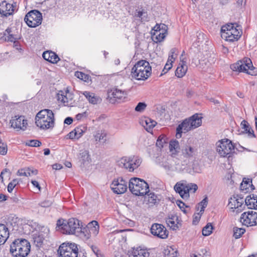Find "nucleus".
Wrapping results in <instances>:
<instances>
[{"label":"nucleus","instance_id":"obj_1","mask_svg":"<svg viewBox=\"0 0 257 257\" xmlns=\"http://www.w3.org/2000/svg\"><path fill=\"white\" fill-rule=\"evenodd\" d=\"M31 249L30 243L26 239H15L10 244V252L13 257H26Z\"/></svg>","mask_w":257,"mask_h":257},{"label":"nucleus","instance_id":"obj_2","mask_svg":"<svg viewBox=\"0 0 257 257\" xmlns=\"http://www.w3.org/2000/svg\"><path fill=\"white\" fill-rule=\"evenodd\" d=\"M35 123L42 130L53 128L54 125V115L51 110L45 109L40 111L36 115Z\"/></svg>","mask_w":257,"mask_h":257},{"label":"nucleus","instance_id":"obj_3","mask_svg":"<svg viewBox=\"0 0 257 257\" xmlns=\"http://www.w3.org/2000/svg\"><path fill=\"white\" fill-rule=\"evenodd\" d=\"M151 73L152 68L149 63L144 60L138 61L132 69V77L139 80H146Z\"/></svg>","mask_w":257,"mask_h":257},{"label":"nucleus","instance_id":"obj_4","mask_svg":"<svg viewBox=\"0 0 257 257\" xmlns=\"http://www.w3.org/2000/svg\"><path fill=\"white\" fill-rule=\"evenodd\" d=\"M236 24H228L221 28V36L227 41H237L241 36L242 31L239 26Z\"/></svg>","mask_w":257,"mask_h":257},{"label":"nucleus","instance_id":"obj_5","mask_svg":"<svg viewBox=\"0 0 257 257\" xmlns=\"http://www.w3.org/2000/svg\"><path fill=\"white\" fill-rule=\"evenodd\" d=\"M230 68L233 71L246 73L252 76L257 75V68L253 66L251 60L246 57L231 64Z\"/></svg>","mask_w":257,"mask_h":257},{"label":"nucleus","instance_id":"obj_6","mask_svg":"<svg viewBox=\"0 0 257 257\" xmlns=\"http://www.w3.org/2000/svg\"><path fill=\"white\" fill-rule=\"evenodd\" d=\"M128 187L130 191L136 196H144L150 191L148 183L138 178H131Z\"/></svg>","mask_w":257,"mask_h":257},{"label":"nucleus","instance_id":"obj_7","mask_svg":"<svg viewBox=\"0 0 257 257\" xmlns=\"http://www.w3.org/2000/svg\"><path fill=\"white\" fill-rule=\"evenodd\" d=\"M177 193L184 199L189 198L190 192L195 193L198 189V186L194 183H188L185 181L177 182L174 187Z\"/></svg>","mask_w":257,"mask_h":257},{"label":"nucleus","instance_id":"obj_8","mask_svg":"<svg viewBox=\"0 0 257 257\" xmlns=\"http://www.w3.org/2000/svg\"><path fill=\"white\" fill-rule=\"evenodd\" d=\"M142 162V159L138 156H133L129 158L123 157L117 161L118 166L124 168L130 172H133L138 168Z\"/></svg>","mask_w":257,"mask_h":257},{"label":"nucleus","instance_id":"obj_9","mask_svg":"<svg viewBox=\"0 0 257 257\" xmlns=\"http://www.w3.org/2000/svg\"><path fill=\"white\" fill-rule=\"evenodd\" d=\"M80 221L76 218L69 219L62 227V232L64 234H74L79 233L81 230Z\"/></svg>","mask_w":257,"mask_h":257},{"label":"nucleus","instance_id":"obj_10","mask_svg":"<svg viewBox=\"0 0 257 257\" xmlns=\"http://www.w3.org/2000/svg\"><path fill=\"white\" fill-rule=\"evenodd\" d=\"M58 252L60 257H77L78 249L74 243H63L59 247Z\"/></svg>","mask_w":257,"mask_h":257},{"label":"nucleus","instance_id":"obj_11","mask_svg":"<svg viewBox=\"0 0 257 257\" xmlns=\"http://www.w3.org/2000/svg\"><path fill=\"white\" fill-rule=\"evenodd\" d=\"M234 147L228 139L221 140L216 143V151L222 157H229Z\"/></svg>","mask_w":257,"mask_h":257},{"label":"nucleus","instance_id":"obj_12","mask_svg":"<svg viewBox=\"0 0 257 257\" xmlns=\"http://www.w3.org/2000/svg\"><path fill=\"white\" fill-rule=\"evenodd\" d=\"M42 14L37 10H32L25 16L24 21L30 27L35 28L42 23Z\"/></svg>","mask_w":257,"mask_h":257},{"label":"nucleus","instance_id":"obj_13","mask_svg":"<svg viewBox=\"0 0 257 257\" xmlns=\"http://www.w3.org/2000/svg\"><path fill=\"white\" fill-rule=\"evenodd\" d=\"M181 153L185 159L190 162L191 159L196 158L197 156L198 149L196 146L187 142L182 146Z\"/></svg>","mask_w":257,"mask_h":257},{"label":"nucleus","instance_id":"obj_14","mask_svg":"<svg viewBox=\"0 0 257 257\" xmlns=\"http://www.w3.org/2000/svg\"><path fill=\"white\" fill-rule=\"evenodd\" d=\"M127 96V92L126 91L117 88H112L107 91V97L110 99L111 102L116 100L124 101Z\"/></svg>","mask_w":257,"mask_h":257},{"label":"nucleus","instance_id":"obj_15","mask_svg":"<svg viewBox=\"0 0 257 257\" xmlns=\"http://www.w3.org/2000/svg\"><path fill=\"white\" fill-rule=\"evenodd\" d=\"M240 221L247 226L255 225L257 224V213L252 210L245 212L241 214Z\"/></svg>","mask_w":257,"mask_h":257},{"label":"nucleus","instance_id":"obj_16","mask_svg":"<svg viewBox=\"0 0 257 257\" xmlns=\"http://www.w3.org/2000/svg\"><path fill=\"white\" fill-rule=\"evenodd\" d=\"M167 26L164 24H157L153 29L152 32L153 39L156 42H161L164 40L167 33Z\"/></svg>","mask_w":257,"mask_h":257},{"label":"nucleus","instance_id":"obj_17","mask_svg":"<svg viewBox=\"0 0 257 257\" xmlns=\"http://www.w3.org/2000/svg\"><path fill=\"white\" fill-rule=\"evenodd\" d=\"M110 188L115 194L124 193L127 190V182L122 178H117L112 181L110 185Z\"/></svg>","mask_w":257,"mask_h":257},{"label":"nucleus","instance_id":"obj_18","mask_svg":"<svg viewBox=\"0 0 257 257\" xmlns=\"http://www.w3.org/2000/svg\"><path fill=\"white\" fill-rule=\"evenodd\" d=\"M244 199L242 197L238 196H233L229 199L228 206L231 209H233V211L236 210V213H238L241 212L245 206V203L244 204Z\"/></svg>","mask_w":257,"mask_h":257},{"label":"nucleus","instance_id":"obj_19","mask_svg":"<svg viewBox=\"0 0 257 257\" xmlns=\"http://www.w3.org/2000/svg\"><path fill=\"white\" fill-rule=\"evenodd\" d=\"M150 230L151 233L154 236L162 239H165L168 237V231L166 227L161 224H153Z\"/></svg>","mask_w":257,"mask_h":257},{"label":"nucleus","instance_id":"obj_20","mask_svg":"<svg viewBox=\"0 0 257 257\" xmlns=\"http://www.w3.org/2000/svg\"><path fill=\"white\" fill-rule=\"evenodd\" d=\"M57 100L65 106L71 105L72 103L73 95L67 89L59 91L57 94Z\"/></svg>","mask_w":257,"mask_h":257},{"label":"nucleus","instance_id":"obj_21","mask_svg":"<svg viewBox=\"0 0 257 257\" xmlns=\"http://www.w3.org/2000/svg\"><path fill=\"white\" fill-rule=\"evenodd\" d=\"M57 100L65 106L71 105L72 103L73 95L67 89L59 91L57 94Z\"/></svg>","mask_w":257,"mask_h":257},{"label":"nucleus","instance_id":"obj_22","mask_svg":"<svg viewBox=\"0 0 257 257\" xmlns=\"http://www.w3.org/2000/svg\"><path fill=\"white\" fill-rule=\"evenodd\" d=\"M10 123H11L12 127L18 130H26L28 125L27 120L22 115L15 116L14 118L11 120Z\"/></svg>","mask_w":257,"mask_h":257},{"label":"nucleus","instance_id":"obj_23","mask_svg":"<svg viewBox=\"0 0 257 257\" xmlns=\"http://www.w3.org/2000/svg\"><path fill=\"white\" fill-rule=\"evenodd\" d=\"M191 130L193 129L190 126L189 120L188 118L186 119L177 126L176 137L177 138H181L182 133H186Z\"/></svg>","mask_w":257,"mask_h":257},{"label":"nucleus","instance_id":"obj_24","mask_svg":"<svg viewBox=\"0 0 257 257\" xmlns=\"http://www.w3.org/2000/svg\"><path fill=\"white\" fill-rule=\"evenodd\" d=\"M14 12L13 5L7 3L3 1L0 4V14L5 17H8L13 14Z\"/></svg>","mask_w":257,"mask_h":257},{"label":"nucleus","instance_id":"obj_25","mask_svg":"<svg viewBox=\"0 0 257 257\" xmlns=\"http://www.w3.org/2000/svg\"><path fill=\"white\" fill-rule=\"evenodd\" d=\"M86 130L87 127L86 126L80 125L69 133L68 134L69 138L70 139H78L83 135Z\"/></svg>","mask_w":257,"mask_h":257},{"label":"nucleus","instance_id":"obj_26","mask_svg":"<svg viewBox=\"0 0 257 257\" xmlns=\"http://www.w3.org/2000/svg\"><path fill=\"white\" fill-rule=\"evenodd\" d=\"M188 66L186 64V61L184 59L180 61L175 71V75L178 78H182L187 72Z\"/></svg>","mask_w":257,"mask_h":257},{"label":"nucleus","instance_id":"obj_27","mask_svg":"<svg viewBox=\"0 0 257 257\" xmlns=\"http://www.w3.org/2000/svg\"><path fill=\"white\" fill-rule=\"evenodd\" d=\"M107 133L104 130H98L93 135L96 143L104 144L107 141Z\"/></svg>","mask_w":257,"mask_h":257},{"label":"nucleus","instance_id":"obj_28","mask_svg":"<svg viewBox=\"0 0 257 257\" xmlns=\"http://www.w3.org/2000/svg\"><path fill=\"white\" fill-rule=\"evenodd\" d=\"M166 223L173 230H176L179 227V220L176 214H170L166 219Z\"/></svg>","mask_w":257,"mask_h":257},{"label":"nucleus","instance_id":"obj_29","mask_svg":"<svg viewBox=\"0 0 257 257\" xmlns=\"http://www.w3.org/2000/svg\"><path fill=\"white\" fill-rule=\"evenodd\" d=\"M190 162L188 160L185 159L183 161L176 159L174 160V172H181L183 171L189 164Z\"/></svg>","mask_w":257,"mask_h":257},{"label":"nucleus","instance_id":"obj_30","mask_svg":"<svg viewBox=\"0 0 257 257\" xmlns=\"http://www.w3.org/2000/svg\"><path fill=\"white\" fill-rule=\"evenodd\" d=\"M9 237L8 228L4 224H0V245L4 244Z\"/></svg>","mask_w":257,"mask_h":257},{"label":"nucleus","instance_id":"obj_31","mask_svg":"<svg viewBox=\"0 0 257 257\" xmlns=\"http://www.w3.org/2000/svg\"><path fill=\"white\" fill-rule=\"evenodd\" d=\"M174 160L172 158L164 159L160 163V166L166 171L174 172Z\"/></svg>","mask_w":257,"mask_h":257},{"label":"nucleus","instance_id":"obj_32","mask_svg":"<svg viewBox=\"0 0 257 257\" xmlns=\"http://www.w3.org/2000/svg\"><path fill=\"white\" fill-rule=\"evenodd\" d=\"M245 206L248 208L257 209V195L252 194L246 197L245 200Z\"/></svg>","mask_w":257,"mask_h":257},{"label":"nucleus","instance_id":"obj_33","mask_svg":"<svg viewBox=\"0 0 257 257\" xmlns=\"http://www.w3.org/2000/svg\"><path fill=\"white\" fill-rule=\"evenodd\" d=\"M43 57L45 60L52 63H56L60 60L58 55L52 51L44 52L43 54Z\"/></svg>","mask_w":257,"mask_h":257},{"label":"nucleus","instance_id":"obj_34","mask_svg":"<svg viewBox=\"0 0 257 257\" xmlns=\"http://www.w3.org/2000/svg\"><path fill=\"white\" fill-rule=\"evenodd\" d=\"M88 231L91 237H95L99 232V226L97 221L95 220L92 221L88 224Z\"/></svg>","mask_w":257,"mask_h":257},{"label":"nucleus","instance_id":"obj_35","mask_svg":"<svg viewBox=\"0 0 257 257\" xmlns=\"http://www.w3.org/2000/svg\"><path fill=\"white\" fill-rule=\"evenodd\" d=\"M214 62L213 58H210L207 60H202L200 63V67L204 71L211 73Z\"/></svg>","mask_w":257,"mask_h":257},{"label":"nucleus","instance_id":"obj_36","mask_svg":"<svg viewBox=\"0 0 257 257\" xmlns=\"http://www.w3.org/2000/svg\"><path fill=\"white\" fill-rule=\"evenodd\" d=\"M202 117L199 116L198 114H195L192 116L188 118L190 123V126L192 129H195L202 124Z\"/></svg>","mask_w":257,"mask_h":257},{"label":"nucleus","instance_id":"obj_37","mask_svg":"<svg viewBox=\"0 0 257 257\" xmlns=\"http://www.w3.org/2000/svg\"><path fill=\"white\" fill-rule=\"evenodd\" d=\"M149 255L150 253L147 249L140 247L134 249L132 252V257H149Z\"/></svg>","mask_w":257,"mask_h":257},{"label":"nucleus","instance_id":"obj_38","mask_svg":"<svg viewBox=\"0 0 257 257\" xmlns=\"http://www.w3.org/2000/svg\"><path fill=\"white\" fill-rule=\"evenodd\" d=\"M83 94L88 99L89 102L92 104H95L100 101L99 97L96 96L94 93L89 91H84Z\"/></svg>","mask_w":257,"mask_h":257},{"label":"nucleus","instance_id":"obj_39","mask_svg":"<svg viewBox=\"0 0 257 257\" xmlns=\"http://www.w3.org/2000/svg\"><path fill=\"white\" fill-rule=\"evenodd\" d=\"M156 124L157 122L155 120L150 118H145L144 119L142 120V125L148 132H150Z\"/></svg>","mask_w":257,"mask_h":257},{"label":"nucleus","instance_id":"obj_40","mask_svg":"<svg viewBox=\"0 0 257 257\" xmlns=\"http://www.w3.org/2000/svg\"><path fill=\"white\" fill-rule=\"evenodd\" d=\"M12 33V29L11 28H8L4 32V35L6 37V40L8 42H15L17 38Z\"/></svg>","mask_w":257,"mask_h":257},{"label":"nucleus","instance_id":"obj_41","mask_svg":"<svg viewBox=\"0 0 257 257\" xmlns=\"http://www.w3.org/2000/svg\"><path fill=\"white\" fill-rule=\"evenodd\" d=\"M213 229V227L211 223H207L205 226L202 229V234L204 236H208L210 235L212 232V230Z\"/></svg>","mask_w":257,"mask_h":257},{"label":"nucleus","instance_id":"obj_42","mask_svg":"<svg viewBox=\"0 0 257 257\" xmlns=\"http://www.w3.org/2000/svg\"><path fill=\"white\" fill-rule=\"evenodd\" d=\"M177 53L178 50L176 48H173L171 49L169 52V57L168 59V62L171 61V63H173L177 57Z\"/></svg>","mask_w":257,"mask_h":257},{"label":"nucleus","instance_id":"obj_43","mask_svg":"<svg viewBox=\"0 0 257 257\" xmlns=\"http://www.w3.org/2000/svg\"><path fill=\"white\" fill-rule=\"evenodd\" d=\"M245 229L242 228L234 227L233 228V236L236 238H239L244 233Z\"/></svg>","mask_w":257,"mask_h":257},{"label":"nucleus","instance_id":"obj_44","mask_svg":"<svg viewBox=\"0 0 257 257\" xmlns=\"http://www.w3.org/2000/svg\"><path fill=\"white\" fill-rule=\"evenodd\" d=\"M88 230H89V229L88 228L87 225L85 227L82 228V225H81V230L79 233H81L82 236H84V237L86 239L91 237V236Z\"/></svg>","mask_w":257,"mask_h":257},{"label":"nucleus","instance_id":"obj_45","mask_svg":"<svg viewBox=\"0 0 257 257\" xmlns=\"http://www.w3.org/2000/svg\"><path fill=\"white\" fill-rule=\"evenodd\" d=\"M208 203V199L207 197L204 198L201 202L198 204V209L201 207L200 212L202 214L204 211V208L207 206Z\"/></svg>","mask_w":257,"mask_h":257},{"label":"nucleus","instance_id":"obj_46","mask_svg":"<svg viewBox=\"0 0 257 257\" xmlns=\"http://www.w3.org/2000/svg\"><path fill=\"white\" fill-rule=\"evenodd\" d=\"M19 184V181L17 179H13L10 182L8 186V191L9 192L11 193L16 186Z\"/></svg>","mask_w":257,"mask_h":257},{"label":"nucleus","instance_id":"obj_47","mask_svg":"<svg viewBox=\"0 0 257 257\" xmlns=\"http://www.w3.org/2000/svg\"><path fill=\"white\" fill-rule=\"evenodd\" d=\"M75 76L80 79L87 81L89 79V76L85 73L77 71L75 73Z\"/></svg>","mask_w":257,"mask_h":257},{"label":"nucleus","instance_id":"obj_48","mask_svg":"<svg viewBox=\"0 0 257 257\" xmlns=\"http://www.w3.org/2000/svg\"><path fill=\"white\" fill-rule=\"evenodd\" d=\"M26 145L30 147H36L40 146L41 145V143L38 140H32L27 141L26 143Z\"/></svg>","mask_w":257,"mask_h":257},{"label":"nucleus","instance_id":"obj_49","mask_svg":"<svg viewBox=\"0 0 257 257\" xmlns=\"http://www.w3.org/2000/svg\"><path fill=\"white\" fill-rule=\"evenodd\" d=\"M179 148V143L177 141H171L169 145V149L171 152L173 151H176L177 149Z\"/></svg>","mask_w":257,"mask_h":257},{"label":"nucleus","instance_id":"obj_50","mask_svg":"<svg viewBox=\"0 0 257 257\" xmlns=\"http://www.w3.org/2000/svg\"><path fill=\"white\" fill-rule=\"evenodd\" d=\"M34 242L36 243V245L38 246H40L44 240V237L41 235H35L34 237Z\"/></svg>","mask_w":257,"mask_h":257},{"label":"nucleus","instance_id":"obj_51","mask_svg":"<svg viewBox=\"0 0 257 257\" xmlns=\"http://www.w3.org/2000/svg\"><path fill=\"white\" fill-rule=\"evenodd\" d=\"M147 107V104L145 102H139L135 107V110L137 112H143Z\"/></svg>","mask_w":257,"mask_h":257},{"label":"nucleus","instance_id":"obj_52","mask_svg":"<svg viewBox=\"0 0 257 257\" xmlns=\"http://www.w3.org/2000/svg\"><path fill=\"white\" fill-rule=\"evenodd\" d=\"M8 148L7 145L6 144L3 142V141L0 142V154L2 155H6L7 153Z\"/></svg>","mask_w":257,"mask_h":257},{"label":"nucleus","instance_id":"obj_53","mask_svg":"<svg viewBox=\"0 0 257 257\" xmlns=\"http://www.w3.org/2000/svg\"><path fill=\"white\" fill-rule=\"evenodd\" d=\"M165 144V139L163 138H161V137H160L157 141L156 146L159 148H162L164 147V146Z\"/></svg>","mask_w":257,"mask_h":257},{"label":"nucleus","instance_id":"obj_54","mask_svg":"<svg viewBox=\"0 0 257 257\" xmlns=\"http://www.w3.org/2000/svg\"><path fill=\"white\" fill-rule=\"evenodd\" d=\"M176 204L184 213H187V211L185 209V207H188V206H186L184 203L180 200H177L176 201Z\"/></svg>","mask_w":257,"mask_h":257},{"label":"nucleus","instance_id":"obj_55","mask_svg":"<svg viewBox=\"0 0 257 257\" xmlns=\"http://www.w3.org/2000/svg\"><path fill=\"white\" fill-rule=\"evenodd\" d=\"M27 171H29V168L20 169L17 172V175L20 176H26Z\"/></svg>","mask_w":257,"mask_h":257},{"label":"nucleus","instance_id":"obj_56","mask_svg":"<svg viewBox=\"0 0 257 257\" xmlns=\"http://www.w3.org/2000/svg\"><path fill=\"white\" fill-rule=\"evenodd\" d=\"M157 196L154 193H150L149 194L148 201L152 204H155L156 203Z\"/></svg>","mask_w":257,"mask_h":257},{"label":"nucleus","instance_id":"obj_57","mask_svg":"<svg viewBox=\"0 0 257 257\" xmlns=\"http://www.w3.org/2000/svg\"><path fill=\"white\" fill-rule=\"evenodd\" d=\"M172 63H171V61L168 62V61H167V62L166 63L163 70L164 73H166L172 68Z\"/></svg>","mask_w":257,"mask_h":257},{"label":"nucleus","instance_id":"obj_58","mask_svg":"<svg viewBox=\"0 0 257 257\" xmlns=\"http://www.w3.org/2000/svg\"><path fill=\"white\" fill-rule=\"evenodd\" d=\"M241 128L244 130V132L247 131V129L250 127L248 123L245 120H243L241 121Z\"/></svg>","mask_w":257,"mask_h":257},{"label":"nucleus","instance_id":"obj_59","mask_svg":"<svg viewBox=\"0 0 257 257\" xmlns=\"http://www.w3.org/2000/svg\"><path fill=\"white\" fill-rule=\"evenodd\" d=\"M52 204V201L51 200H45L40 203V205L43 207H48L51 206Z\"/></svg>","mask_w":257,"mask_h":257},{"label":"nucleus","instance_id":"obj_60","mask_svg":"<svg viewBox=\"0 0 257 257\" xmlns=\"http://www.w3.org/2000/svg\"><path fill=\"white\" fill-rule=\"evenodd\" d=\"M246 133L248 134V136L250 138H254L255 137V135L254 134V132L251 127H249L247 131L245 132Z\"/></svg>","mask_w":257,"mask_h":257},{"label":"nucleus","instance_id":"obj_61","mask_svg":"<svg viewBox=\"0 0 257 257\" xmlns=\"http://www.w3.org/2000/svg\"><path fill=\"white\" fill-rule=\"evenodd\" d=\"M87 115L88 114L86 112L78 113L76 115V118L77 120H80L83 117H86L87 116Z\"/></svg>","mask_w":257,"mask_h":257},{"label":"nucleus","instance_id":"obj_62","mask_svg":"<svg viewBox=\"0 0 257 257\" xmlns=\"http://www.w3.org/2000/svg\"><path fill=\"white\" fill-rule=\"evenodd\" d=\"M38 171L37 170H31L29 168V171H27L26 177L31 176L33 175H36L37 174Z\"/></svg>","mask_w":257,"mask_h":257},{"label":"nucleus","instance_id":"obj_63","mask_svg":"<svg viewBox=\"0 0 257 257\" xmlns=\"http://www.w3.org/2000/svg\"><path fill=\"white\" fill-rule=\"evenodd\" d=\"M205 37L206 36L204 34L199 33L197 35L198 42H202L205 39Z\"/></svg>","mask_w":257,"mask_h":257},{"label":"nucleus","instance_id":"obj_64","mask_svg":"<svg viewBox=\"0 0 257 257\" xmlns=\"http://www.w3.org/2000/svg\"><path fill=\"white\" fill-rule=\"evenodd\" d=\"M6 173H8L10 175L11 174V171L8 169H4L2 172H1V175H0V177H1V179L2 180V181L3 182L4 181V177H3V175L4 174Z\"/></svg>","mask_w":257,"mask_h":257}]
</instances>
